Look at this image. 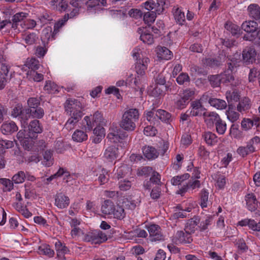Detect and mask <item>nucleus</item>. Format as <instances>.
<instances>
[{
  "mask_svg": "<svg viewBox=\"0 0 260 260\" xmlns=\"http://www.w3.org/2000/svg\"><path fill=\"white\" fill-rule=\"evenodd\" d=\"M144 155L148 159H154L156 158L159 155V152L152 146H145L142 148Z\"/></svg>",
  "mask_w": 260,
  "mask_h": 260,
  "instance_id": "obj_19",
  "label": "nucleus"
},
{
  "mask_svg": "<svg viewBox=\"0 0 260 260\" xmlns=\"http://www.w3.org/2000/svg\"><path fill=\"white\" fill-rule=\"evenodd\" d=\"M200 219L198 217H194L190 219L186 223L185 228V231L190 234L194 233L197 229V225L199 223Z\"/></svg>",
  "mask_w": 260,
  "mask_h": 260,
  "instance_id": "obj_26",
  "label": "nucleus"
},
{
  "mask_svg": "<svg viewBox=\"0 0 260 260\" xmlns=\"http://www.w3.org/2000/svg\"><path fill=\"white\" fill-rule=\"evenodd\" d=\"M0 89H2L6 85L7 82L6 77L9 73L10 67L4 63L0 64Z\"/></svg>",
  "mask_w": 260,
  "mask_h": 260,
  "instance_id": "obj_18",
  "label": "nucleus"
},
{
  "mask_svg": "<svg viewBox=\"0 0 260 260\" xmlns=\"http://www.w3.org/2000/svg\"><path fill=\"white\" fill-rule=\"evenodd\" d=\"M203 116L205 122L209 125L213 124L214 122L215 123L220 118L218 114L214 112H204Z\"/></svg>",
  "mask_w": 260,
  "mask_h": 260,
  "instance_id": "obj_21",
  "label": "nucleus"
},
{
  "mask_svg": "<svg viewBox=\"0 0 260 260\" xmlns=\"http://www.w3.org/2000/svg\"><path fill=\"white\" fill-rule=\"evenodd\" d=\"M104 119L102 115L99 111L94 113L92 118L85 116L82 121V125L85 129L91 131L94 126L104 125Z\"/></svg>",
  "mask_w": 260,
  "mask_h": 260,
  "instance_id": "obj_3",
  "label": "nucleus"
},
{
  "mask_svg": "<svg viewBox=\"0 0 260 260\" xmlns=\"http://www.w3.org/2000/svg\"><path fill=\"white\" fill-rule=\"evenodd\" d=\"M118 156V148L115 146H110L106 149L104 156L109 161H113Z\"/></svg>",
  "mask_w": 260,
  "mask_h": 260,
  "instance_id": "obj_16",
  "label": "nucleus"
},
{
  "mask_svg": "<svg viewBox=\"0 0 260 260\" xmlns=\"http://www.w3.org/2000/svg\"><path fill=\"white\" fill-rule=\"evenodd\" d=\"M190 235V233L186 232V231L185 232L178 231L176 233V238L180 243H190L192 241Z\"/></svg>",
  "mask_w": 260,
  "mask_h": 260,
  "instance_id": "obj_25",
  "label": "nucleus"
},
{
  "mask_svg": "<svg viewBox=\"0 0 260 260\" xmlns=\"http://www.w3.org/2000/svg\"><path fill=\"white\" fill-rule=\"evenodd\" d=\"M27 103L28 105L27 108H37L40 104V100L37 98H30L28 99Z\"/></svg>",
  "mask_w": 260,
  "mask_h": 260,
  "instance_id": "obj_59",
  "label": "nucleus"
},
{
  "mask_svg": "<svg viewBox=\"0 0 260 260\" xmlns=\"http://www.w3.org/2000/svg\"><path fill=\"white\" fill-rule=\"evenodd\" d=\"M25 178V175L23 171H19L14 175L12 177V182L18 184L24 182Z\"/></svg>",
  "mask_w": 260,
  "mask_h": 260,
  "instance_id": "obj_56",
  "label": "nucleus"
},
{
  "mask_svg": "<svg viewBox=\"0 0 260 260\" xmlns=\"http://www.w3.org/2000/svg\"><path fill=\"white\" fill-rule=\"evenodd\" d=\"M206 143L209 145H214L218 142V138L215 134L211 132H206L203 135Z\"/></svg>",
  "mask_w": 260,
  "mask_h": 260,
  "instance_id": "obj_29",
  "label": "nucleus"
},
{
  "mask_svg": "<svg viewBox=\"0 0 260 260\" xmlns=\"http://www.w3.org/2000/svg\"><path fill=\"white\" fill-rule=\"evenodd\" d=\"M156 12L155 11H148L144 12L143 20L145 23L150 26L156 18Z\"/></svg>",
  "mask_w": 260,
  "mask_h": 260,
  "instance_id": "obj_43",
  "label": "nucleus"
},
{
  "mask_svg": "<svg viewBox=\"0 0 260 260\" xmlns=\"http://www.w3.org/2000/svg\"><path fill=\"white\" fill-rule=\"evenodd\" d=\"M225 95L229 105H231L232 106V103L238 102L240 96L238 92L236 90L226 91Z\"/></svg>",
  "mask_w": 260,
  "mask_h": 260,
  "instance_id": "obj_38",
  "label": "nucleus"
},
{
  "mask_svg": "<svg viewBox=\"0 0 260 260\" xmlns=\"http://www.w3.org/2000/svg\"><path fill=\"white\" fill-rule=\"evenodd\" d=\"M139 118L138 110L136 108L129 109L123 114L120 126L125 131H133L136 128V123Z\"/></svg>",
  "mask_w": 260,
  "mask_h": 260,
  "instance_id": "obj_2",
  "label": "nucleus"
},
{
  "mask_svg": "<svg viewBox=\"0 0 260 260\" xmlns=\"http://www.w3.org/2000/svg\"><path fill=\"white\" fill-rule=\"evenodd\" d=\"M143 30L141 28H139L138 32L139 34H141L140 36V39L144 43H147V44H152L154 42V39L152 35L149 33H144L142 34Z\"/></svg>",
  "mask_w": 260,
  "mask_h": 260,
  "instance_id": "obj_41",
  "label": "nucleus"
},
{
  "mask_svg": "<svg viewBox=\"0 0 260 260\" xmlns=\"http://www.w3.org/2000/svg\"><path fill=\"white\" fill-rule=\"evenodd\" d=\"M225 28L227 30L230 31L234 36L240 34V27L238 25L231 22H227L225 24Z\"/></svg>",
  "mask_w": 260,
  "mask_h": 260,
  "instance_id": "obj_48",
  "label": "nucleus"
},
{
  "mask_svg": "<svg viewBox=\"0 0 260 260\" xmlns=\"http://www.w3.org/2000/svg\"><path fill=\"white\" fill-rule=\"evenodd\" d=\"M24 65L30 69V71H36L40 66L39 60L35 58H27Z\"/></svg>",
  "mask_w": 260,
  "mask_h": 260,
  "instance_id": "obj_40",
  "label": "nucleus"
},
{
  "mask_svg": "<svg viewBox=\"0 0 260 260\" xmlns=\"http://www.w3.org/2000/svg\"><path fill=\"white\" fill-rule=\"evenodd\" d=\"M254 151L255 147L252 144H249L248 143L246 146H240L237 150V153L243 157Z\"/></svg>",
  "mask_w": 260,
  "mask_h": 260,
  "instance_id": "obj_28",
  "label": "nucleus"
},
{
  "mask_svg": "<svg viewBox=\"0 0 260 260\" xmlns=\"http://www.w3.org/2000/svg\"><path fill=\"white\" fill-rule=\"evenodd\" d=\"M54 244L58 260H66L64 255L69 251L68 248L59 240H56Z\"/></svg>",
  "mask_w": 260,
  "mask_h": 260,
  "instance_id": "obj_17",
  "label": "nucleus"
},
{
  "mask_svg": "<svg viewBox=\"0 0 260 260\" xmlns=\"http://www.w3.org/2000/svg\"><path fill=\"white\" fill-rule=\"evenodd\" d=\"M215 126L217 133L219 135L224 134L226 129V124L221 118L215 122Z\"/></svg>",
  "mask_w": 260,
  "mask_h": 260,
  "instance_id": "obj_45",
  "label": "nucleus"
},
{
  "mask_svg": "<svg viewBox=\"0 0 260 260\" xmlns=\"http://www.w3.org/2000/svg\"><path fill=\"white\" fill-rule=\"evenodd\" d=\"M177 83L179 84H183L185 82L189 81V77L187 74L182 73L180 74L176 78Z\"/></svg>",
  "mask_w": 260,
  "mask_h": 260,
  "instance_id": "obj_60",
  "label": "nucleus"
},
{
  "mask_svg": "<svg viewBox=\"0 0 260 260\" xmlns=\"http://www.w3.org/2000/svg\"><path fill=\"white\" fill-rule=\"evenodd\" d=\"M246 204L249 210L251 211H255L257 207V201L255 196L253 193L248 194L245 197Z\"/></svg>",
  "mask_w": 260,
  "mask_h": 260,
  "instance_id": "obj_22",
  "label": "nucleus"
},
{
  "mask_svg": "<svg viewBox=\"0 0 260 260\" xmlns=\"http://www.w3.org/2000/svg\"><path fill=\"white\" fill-rule=\"evenodd\" d=\"M251 106L250 100L247 97H244L239 103L237 109L239 112L245 111L250 109Z\"/></svg>",
  "mask_w": 260,
  "mask_h": 260,
  "instance_id": "obj_39",
  "label": "nucleus"
},
{
  "mask_svg": "<svg viewBox=\"0 0 260 260\" xmlns=\"http://www.w3.org/2000/svg\"><path fill=\"white\" fill-rule=\"evenodd\" d=\"M37 39V38L35 33L29 34L24 38L25 43L28 45H31L34 44L36 42Z\"/></svg>",
  "mask_w": 260,
  "mask_h": 260,
  "instance_id": "obj_63",
  "label": "nucleus"
},
{
  "mask_svg": "<svg viewBox=\"0 0 260 260\" xmlns=\"http://www.w3.org/2000/svg\"><path fill=\"white\" fill-rule=\"evenodd\" d=\"M114 212L112 213V215L115 218L119 219H123L125 215L124 210L122 206L119 205H115V208L113 209Z\"/></svg>",
  "mask_w": 260,
  "mask_h": 260,
  "instance_id": "obj_44",
  "label": "nucleus"
},
{
  "mask_svg": "<svg viewBox=\"0 0 260 260\" xmlns=\"http://www.w3.org/2000/svg\"><path fill=\"white\" fill-rule=\"evenodd\" d=\"M98 172L96 175H99L98 180L101 184H104L107 183L109 179V174L108 171L103 168L96 171Z\"/></svg>",
  "mask_w": 260,
  "mask_h": 260,
  "instance_id": "obj_36",
  "label": "nucleus"
},
{
  "mask_svg": "<svg viewBox=\"0 0 260 260\" xmlns=\"http://www.w3.org/2000/svg\"><path fill=\"white\" fill-rule=\"evenodd\" d=\"M0 183L4 186V191H10L13 188V182L6 178L0 179Z\"/></svg>",
  "mask_w": 260,
  "mask_h": 260,
  "instance_id": "obj_58",
  "label": "nucleus"
},
{
  "mask_svg": "<svg viewBox=\"0 0 260 260\" xmlns=\"http://www.w3.org/2000/svg\"><path fill=\"white\" fill-rule=\"evenodd\" d=\"M115 205L111 200H106L104 201L101 207V211L103 213L107 215H112L114 212Z\"/></svg>",
  "mask_w": 260,
  "mask_h": 260,
  "instance_id": "obj_27",
  "label": "nucleus"
},
{
  "mask_svg": "<svg viewBox=\"0 0 260 260\" xmlns=\"http://www.w3.org/2000/svg\"><path fill=\"white\" fill-rule=\"evenodd\" d=\"M235 71L234 70H229L227 68L224 73L221 74V79L222 82H231L234 80V76L233 75V72Z\"/></svg>",
  "mask_w": 260,
  "mask_h": 260,
  "instance_id": "obj_47",
  "label": "nucleus"
},
{
  "mask_svg": "<svg viewBox=\"0 0 260 260\" xmlns=\"http://www.w3.org/2000/svg\"><path fill=\"white\" fill-rule=\"evenodd\" d=\"M155 116L162 121L170 122L171 121V115L169 112L161 109L156 111Z\"/></svg>",
  "mask_w": 260,
  "mask_h": 260,
  "instance_id": "obj_35",
  "label": "nucleus"
},
{
  "mask_svg": "<svg viewBox=\"0 0 260 260\" xmlns=\"http://www.w3.org/2000/svg\"><path fill=\"white\" fill-rule=\"evenodd\" d=\"M209 192L205 189H203L200 193L201 206L202 208L207 207L208 202Z\"/></svg>",
  "mask_w": 260,
  "mask_h": 260,
  "instance_id": "obj_53",
  "label": "nucleus"
},
{
  "mask_svg": "<svg viewBox=\"0 0 260 260\" xmlns=\"http://www.w3.org/2000/svg\"><path fill=\"white\" fill-rule=\"evenodd\" d=\"M127 137V135L125 132L121 131L114 132V133H110L108 135L107 138L113 140L115 142L116 141H119V139H124Z\"/></svg>",
  "mask_w": 260,
  "mask_h": 260,
  "instance_id": "obj_37",
  "label": "nucleus"
},
{
  "mask_svg": "<svg viewBox=\"0 0 260 260\" xmlns=\"http://www.w3.org/2000/svg\"><path fill=\"white\" fill-rule=\"evenodd\" d=\"M69 19V14L67 15H65L64 17L59 20L56 23H55L54 27V30L53 32V35H55L56 34L59 30L60 28H61L65 23V22Z\"/></svg>",
  "mask_w": 260,
  "mask_h": 260,
  "instance_id": "obj_54",
  "label": "nucleus"
},
{
  "mask_svg": "<svg viewBox=\"0 0 260 260\" xmlns=\"http://www.w3.org/2000/svg\"><path fill=\"white\" fill-rule=\"evenodd\" d=\"M38 252L40 254L45 255L49 257H53L54 255V251L51 249L50 246L48 244H43L38 248Z\"/></svg>",
  "mask_w": 260,
  "mask_h": 260,
  "instance_id": "obj_33",
  "label": "nucleus"
},
{
  "mask_svg": "<svg viewBox=\"0 0 260 260\" xmlns=\"http://www.w3.org/2000/svg\"><path fill=\"white\" fill-rule=\"evenodd\" d=\"M150 182L153 184L159 185L160 184V175L158 173L155 171L152 172V176L150 178Z\"/></svg>",
  "mask_w": 260,
  "mask_h": 260,
  "instance_id": "obj_61",
  "label": "nucleus"
},
{
  "mask_svg": "<svg viewBox=\"0 0 260 260\" xmlns=\"http://www.w3.org/2000/svg\"><path fill=\"white\" fill-rule=\"evenodd\" d=\"M256 52L252 47H248L244 49L242 52L243 60L247 63H252L255 60Z\"/></svg>",
  "mask_w": 260,
  "mask_h": 260,
  "instance_id": "obj_13",
  "label": "nucleus"
},
{
  "mask_svg": "<svg viewBox=\"0 0 260 260\" xmlns=\"http://www.w3.org/2000/svg\"><path fill=\"white\" fill-rule=\"evenodd\" d=\"M200 101H194L191 103L190 115L192 116H201L206 112Z\"/></svg>",
  "mask_w": 260,
  "mask_h": 260,
  "instance_id": "obj_14",
  "label": "nucleus"
},
{
  "mask_svg": "<svg viewBox=\"0 0 260 260\" xmlns=\"http://www.w3.org/2000/svg\"><path fill=\"white\" fill-rule=\"evenodd\" d=\"M194 94V91L190 89H186L183 90L182 92H180L179 95L180 98H183L186 102H188V100H191V98Z\"/></svg>",
  "mask_w": 260,
  "mask_h": 260,
  "instance_id": "obj_55",
  "label": "nucleus"
},
{
  "mask_svg": "<svg viewBox=\"0 0 260 260\" xmlns=\"http://www.w3.org/2000/svg\"><path fill=\"white\" fill-rule=\"evenodd\" d=\"M240 62V54L239 53H237L233 56H228L226 60L227 68H229V70H236L237 68L240 66L239 63Z\"/></svg>",
  "mask_w": 260,
  "mask_h": 260,
  "instance_id": "obj_15",
  "label": "nucleus"
},
{
  "mask_svg": "<svg viewBox=\"0 0 260 260\" xmlns=\"http://www.w3.org/2000/svg\"><path fill=\"white\" fill-rule=\"evenodd\" d=\"M242 29L247 32L243 36V39L246 41H249L246 37L248 36H251L254 34L258 29V24L254 21H245L241 25Z\"/></svg>",
  "mask_w": 260,
  "mask_h": 260,
  "instance_id": "obj_8",
  "label": "nucleus"
},
{
  "mask_svg": "<svg viewBox=\"0 0 260 260\" xmlns=\"http://www.w3.org/2000/svg\"><path fill=\"white\" fill-rule=\"evenodd\" d=\"M189 176L190 175L188 174H185L181 176H177L173 177L171 181L174 185H177L181 184V183L184 180L188 179Z\"/></svg>",
  "mask_w": 260,
  "mask_h": 260,
  "instance_id": "obj_57",
  "label": "nucleus"
},
{
  "mask_svg": "<svg viewBox=\"0 0 260 260\" xmlns=\"http://www.w3.org/2000/svg\"><path fill=\"white\" fill-rule=\"evenodd\" d=\"M27 127H28V131L31 139L36 138L38 134L42 132V128L38 120L35 119L31 121L29 124L27 125L25 128Z\"/></svg>",
  "mask_w": 260,
  "mask_h": 260,
  "instance_id": "obj_10",
  "label": "nucleus"
},
{
  "mask_svg": "<svg viewBox=\"0 0 260 260\" xmlns=\"http://www.w3.org/2000/svg\"><path fill=\"white\" fill-rule=\"evenodd\" d=\"M231 105H229V110L226 111V114L227 117L230 121L232 122H234L237 121L239 117V114L231 109Z\"/></svg>",
  "mask_w": 260,
  "mask_h": 260,
  "instance_id": "obj_50",
  "label": "nucleus"
},
{
  "mask_svg": "<svg viewBox=\"0 0 260 260\" xmlns=\"http://www.w3.org/2000/svg\"><path fill=\"white\" fill-rule=\"evenodd\" d=\"M208 79L211 86L214 87L219 86L220 83L222 82L220 76L218 75H210Z\"/></svg>",
  "mask_w": 260,
  "mask_h": 260,
  "instance_id": "obj_52",
  "label": "nucleus"
},
{
  "mask_svg": "<svg viewBox=\"0 0 260 260\" xmlns=\"http://www.w3.org/2000/svg\"><path fill=\"white\" fill-rule=\"evenodd\" d=\"M153 172L152 168L149 166L142 167L138 169L137 174L139 176H148Z\"/></svg>",
  "mask_w": 260,
  "mask_h": 260,
  "instance_id": "obj_49",
  "label": "nucleus"
},
{
  "mask_svg": "<svg viewBox=\"0 0 260 260\" xmlns=\"http://www.w3.org/2000/svg\"><path fill=\"white\" fill-rule=\"evenodd\" d=\"M50 4L53 9L60 12L65 11L68 7L66 0H52Z\"/></svg>",
  "mask_w": 260,
  "mask_h": 260,
  "instance_id": "obj_23",
  "label": "nucleus"
},
{
  "mask_svg": "<svg viewBox=\"0 0 260 260\" xmlns=\"http://www.w3.org/2000/svg\"><path fill=\"white\" fill-rule=\"evenodd\" d=\"M203 62L205 66L212 68H217L221 64V61L219 57L207 58L203 60Z\"/></svg>",
  "mask_w": 260,
  "mask_h": 260,
  "instance_id": "obj_30",
  "label": "nucleus"
},
{
  "mask_svg": "<svg viewBox=\"0 0 260 260\" xmlns=\"http://www.w3.org/2000/svg\"><path fill=\"white\" fill-rule=\"evenodd\" d=\"M149 234L150 240L152 242L164 240V236L161 232L160 227L155 224H151L147 227Z\"/></svg>",
  "mask_w": 260,
  "mask_h": 260,
  "instance_id": "obj_7",
  "label": "nucleus"
},
{
  "mask_svg": "<svg viewBox=\"0 0 260 260\" xmlns=\"http://www.w3.org/2000/svg\"><path fill=\"white\" fill-rule=\"evenodd\" d=\"M64 109L67 114H71L76 110L82 109L81 103L76 99L67 100L64 103Z\"/></svg>",
  "mask_w": 260,
  "mask_h": 260,
  "instance_id": "obj_11",
  "label": "nucleus"
},
{
  "mask_svg": "<svg viewBox=\"0 0 260 260\" xmlns=\"http://www.w3.org/2000/svg\"><path fill=\"white\" fill-rule=\"evenodd\" d=\"M212 218L208 217L204 221L201 222L199 228L200 230L202 232L207 229L208 226L211 224Z\"/></svg>",
  "mask_w": 260,
  "mask_h": 260,
  "instance_id": "obj_64",
  "label": "nucleus"
},
{
  "mask_svg": "<svg viewBox=\"0 0 260 260\" xmlns=\"http://www.w3.org/2000/svg\"><path fill=\"white\" fill-rule=\"evenodd\" d=\"M73 139L77 142H82L87 139V135L81 130H76L72 135Z\"/></svg>",
  "mask_w": 260,
  "mask_h": 260,
  "instance_id": "obj_42",
  "label": "nucleus"
},
{
  "mask_svg": "<svg viewBox=\"0 0 260 260\" xmlns=\"http://www.w3.org/2000/svg\"><path fill=\"white\" fill-rule=\"evenodd\" d=\"M70 204L69 197L62 192L56 193L55 197V205L60 209L67 208Z\"/></svg>",
  "mask_w": 260,
  "mask_h": 260,
  "instance_id": "obj_12",
  "label": "nucleus"
},
{
  "mask_svg": "<svg viewBox=\"0 0 260 260\" xmlns=\"http://www.w3.org/2000/svg\"><path fill=\"white\" fill-rule=\"evenodd\" d=\"M209 103L211 106L219 110L224 109L227 107L226 102L224 100L219 99H210L209 100Z\"/></svg>",
  "mask_w": 260,
  "mask_h": 260,
  "instance_id": "obj_32",
  "label": "nucleus"
},
{
  "mask_svg": "<svg viewBox=\"0 0 260 260\" xmlns=\"http://www.w3.org/2000/svg\"><path fill=\"white\" fill-rule=\"evenodd\" d=\"M27 77L29 80H33L36 82H40L43 80L44 76L41 73H38L36 71H29L27 73Z\"/></svg>",
  "mask_w": 260,
  "mask_h": 260,
  "instance_id": "obj_46",
  "label": "nucleus"
},
{
  "mask_svg": "<svg viewBox=\"0 0 260 260\" xmlns=\"http://www.w3.org/2000/svg\"><path fill=\"white\" fill-rule=\"evenodd\" d=\"M27 14L23 12L17 13L13 16L12 19V22L11 21V25L7 26L8 27H11L14 29H20L19 26L21 28H23L22 26L23 22L26 17Z\"/></svg>",
  "mask_w": 260,
  "mask_h": 260,
  "instance_id": "obj_9",
  "label": "nucleus"
},
{
  "mask_svg": "<svg viewBox=\"0 0 260 260\" xmlns=\"http://www.w3.org/2000/svg\"><path fill=\"white\" fill-rule=\"evenodd\" d=\"M174 16L177 23L179 25H183L185 21V16L184 13L179 8L173 9Z\"/></svg>",
  "mask_w": 260,
  "mask_h": 260,
  "instance_id": "obj_34",
  "label": "nucleus"
},
{
  "mask_svg": "<svg viewBox=\"0 0 260 260\" xmlns=\"http://www.w3.org/2000/svg\"><path fill=\"white\" fill-rule=\"evenodd\" d=\"M44 115V111L42 108H24L21 103L17 104L11 112V116L17 118L24 128L27 125L28 121L31 117L39 119L42 118Z\"/></svg>",
  "mask_w": 260,
  "mask_h": 260,
  "instance_id": "obj_1",
  "label": "nucleus"
},
{
  "mask_svg": "<svg viewBox=\"0 0 260 260\" xmlns=\"http://www.w3.org/2000/svg\"><path fill=\"white\" fill-rule=\"evenodd\" d=\"M18 139L23 143L28 142L29 139H31L28 132L26 133L25 129L19 131L17 134Z\"/></svg>",
  "mask_w": 260,
  "mask_h": 260,
  "instance_id": "obj_51",
  "label": "nucleus"
},
{
  "mask_svg": "<svg viewBox=\"0 0 260 260\" xmlns=\"http://www.w3.org/2000/svg\"><path fill=\"white\" fill-rule=\"evenodd\" d=\"M70 4L75 8H81L85 5L88 8H92L101 4L105 6L106 0H72Z\"/></svg>",
  "mask_w": 260,
  "mask_h": 260,
  "instance_id": "obj_6",
  "label": "nucleus"
},
{
  "mask_svg": "<svg viewBox=\"0 0 260 260\" xmlns=\"http://www.w3.org/2000/svg\"><path fill=\"white\" fill-rule=\"evenodd\" d=\"M3 134L5 135L11 134L18 130V127L13 121L4 123L1 127Z\"/></svg>",
  "mask_w": 260,
  "mask_h": 260,
  "instance_id": "obj_20",
  "label": "nucleus"
},
{
  "mask_svg": "<svg viewBox=\"0 0 260 260\" xmlns=\"http://www.w3.org/2000/svg\"><path fill=\"white\" fill-rule=\"evenodd\" d=\"M84 240L92 243L100 244L107 240V235L102 231H94L89 233L84 237Z\"/></svg>",
  "mask_w": 260,
  "mask_h": 260,
  "instance_id": "obj_5",
  "label": "nucleus"
},
{
  "mask_svg": "<svg viewBox=\"0 0 260 260\" xmlns=\"http://www.w3.org/2000/svg\"><path fill=\"white\" fill-rule=\"evenodd\" d=\"M133 56L137 60L135 67L137 73L140 75H143L147 69L149 62V58L148 57L141 58L140 54L135 51L133 53Z\"/></svg>",
  "mask_w": 260,
  "mask_h": 260,
  "instance_id": "obj_4",
  "label": "nucleus"
},
{
  "mask_svg": "<svg viewBox=\"0 0 260 260\" xmlns=\"http://www.w3.org/2000/svg\"><path fill=\"white\" fill-rule=\"evenodd\" d=\"M44 89L45 91H47L48 93H50L52 91L56 90V85L50 81H47L44 87Z\"/></svg>",
  "mask_w": 260,
  "mask_h": 260,
  "instance_id": "obj_62",
  "label": "nucleus"
},
{
  "mask_svg": "<svg viewBox=\"0 0 260 260\" xmlns=\"http://www.w3.org/2000/svg\"><path fill=\"white\" fill-rule=\"evenodd\" d=\"M249 15L256 20L260 19V7L257 4H251L248 8Z\"/></svg>",
  "mask_w": 260,
  "mask_h": 260,
  "instance_id": "obj_31",
  "label": "nucleus"
},
{
  "mask_svg": "<svg viewBox=\"0 0 260 260\" xmlns=\"http://www.w3.org/2000/svg\"><path fill=\"white\" fill-rule=\"evenodd\" d=\"M157 54L159 58L165 60H169L173 56L172 52L165 47H157Z\"/></svg>",
  "mask_w": 260,
  "mask_h": 260,
  "instance_id": "obj_24",
  "label": "nucleus"
}]
</instances>
